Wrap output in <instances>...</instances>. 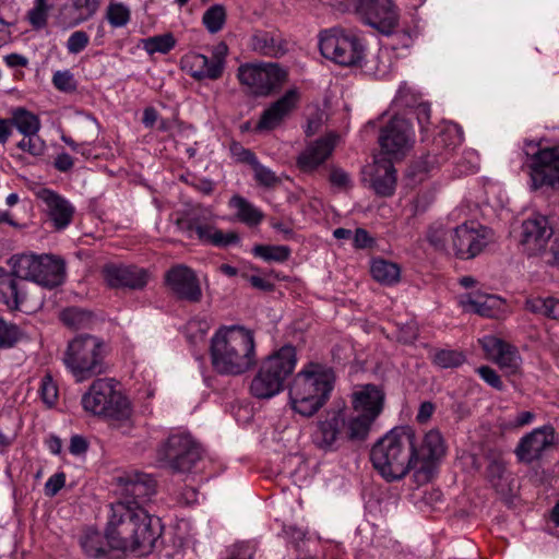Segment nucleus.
I'll return each mask as SVG.
<instances>
[{"instance_id":"nucleus-1","label":"nucleus","mask_w":559,"mask_h":559,"mask_svg":"<svg viewBox=\"0 0 559 559\" xmlns=\"http://www.w3.org/2000/svg\"><path fill=\"white\" fill-rule=\"evenodd\" d=\"M117 481L121 499L110 504L105 530L107 545L116 550L148 555L162 535V526L142 504L156 492V480L134 471L119 476Z\"/></svg>"},{"instance_id":"nucleus-2","label":"nucleus","mask_w":559,"mask_h":559,"mask_svg":"<svg viewBox=\"0 0 559 559\" xmlns=\"http://www.w3.org/2000/svg\"><path fill=\"white\" fill-rule=\"evenodd\" d=\"M211 362L221 376H241L257 365L253 331L231 325L218 329L211 338Z\"/></svg>"},{"instance_id":"nucleus-3","label":"nucleus","mask_w":559,"mask_h":559,"mask_svg":"<svg viewBox=\"0 0 559 559\" xmlns=\"http://www.w3.org/2000/svg\"><path fill=\"white\" fill-rule=\"evenodd\" d=\"M414 429L395 427L371 449L370 460L376 471L388 481L400 480L415 468Z\"/></svg>"},{"instance_id":"nucleus-4","label":"nucleus","mask_w":559,"mask_h":559,"mask_svg":"<svg viewBox=\"0 0 559 559\" xmlns=\"http://www.w3.org/2000/svg\"><path fill=\"white\" fill-rule=\"evenodd\" d=\"M333 389V374L324 366L309 362L288 386L292 408L305 417L313 416L324 406Z\"/></svg>"},{"instance_id":"nucleus-5","label":"nucleus","mask_w":559,"mask_h":559,"mask_svg":"<svg viewBox=\"0 0 559 559\" xmlns=\"http://www.w3.org/2000/svg\"><path fill=\"white\" fill-rule=\"evenodd\" d=\"M107 345L92 334H79L68 342L62 362L75 382H84L107 371Z\"/></svg>"},{"instance_id":"nucleus-6","label":"nucleus","mask_w":559,"mask_h":559,"mask_svg":"<svg viewBox=\"0 0 559 559\" xmlns=\"http://www.w3.org/2000/svg\"><path fill=\"white\" fill-rule=\"evenodd\" d=\"M117 385L112 378L94 380L82 396V406L85 412L104 417L114 426L130 427L131 405Z\"/></svg>"},{"instance_id":"nucleus-7","label":"nucleus","mask_w":559,"mask_h":559,"mask_svg":"<svg viewBox=\"0 0 559 559\" xmlns=\"http://www.w3.org/2000/svg\"><path fill=\"white\" fill-rule=\"evenodd\" d=\"M297 364L296 348L284 345L265 357L250 383V393L257 399H271L283 390V385Z\"/></svg>"},{"instance_id":"nucleus-8","label":"nucleus","mask_w":559,"mask_h":559,"mask_svg":"<svg viewBox=\"0 0 559 559\" xmlns=\"http://www.w3.org/2000/svg\"><path fill=\"white\" fill-rule=\"evenodd\" d=\"M9 263L17 278L32 281L46 288H55L64 281V262L52 254H15Z\"/></svg>"},{"instance_id":"nucleus-9","label":"nucleus","mask_w":559,"mask_h":559,"mask_svg":"<svg viewBox=\"0 0 559 559\" xmlns=\"http://www.w3.org/2000/svg\"><path fill=\"white\" fill-rule=\"evenodd\" d=\"M523 152L532 190L559 185V145L542 147L539 143L525 141Z\"/></svg>"},{"instance_id":"nucleus-10","label":"nucleus","mask_w":559,"mask_h":559,"mask_svg":"<svg viewBox=\"0 0 559 559\" xmlns=\"http://www.w3.org/2000/svg\"><path fill=\"white\" fill-rule=\"evenodd\" d=\"M157 460L173 472L187 473L201 460V448L191 435L173 433L157 449Z\"/></svg>"},{"instance_id":"nucleus-11","label":"nucleus","mask_w":559,"mask_h":559,"mask_svg":"<svg viewBox=\"0 0 559 559\" xmlns=\"http://www.w3.org/2000/svg\"><path fill=\"white\" fill-rule=\"evenodd\" d=\"M319 48L324 58L345 67L358 64L365 53L358 37L338 28L321 32Z\"/></svg>"},{"instance_id":"nucleus-12","label":"nucleus","mask_w":559,"mask_h":559,"mask_svg":"<svg viewBox=\"0 0 559 559\" xmlns=\"http://www.w3.org/2000/svg\"><path fill=\"white\" fill-rule=\"evenodd\" d=\"M237 78L254 96H269L283 85L287 72L277 63H246L238 68Z\"/></svg>"},{"instance_id":"nucleus-13","label":"nucleus","mask_w":559,"mask_h":559,"mask_svg":"<svg viewBox=\"0 0 559 559\" xmlns=\"http://www.w3.org/2000/svg\"><path fill=\"white\" fill-rule=\"evenodd\" d=\"M454 254L463 260L478 255L489 241V230L476 222H465L451 236Z\"/></svg>"},{"instance_id":"nucleus-14","label":"nucleus","mask_w":559,"mask_h":559,"mask_svg":"<svg viewBox=\"0 0 559 559\" xmlns=\"http://www.w3.org/2000/svg\"><path fill=\"white\" fill-rule=\"evenodd\" d=\"M358 13L365 24L390 35L399 25L400 14L392 0H361Z\"/></svg>"},{"instance_id":"nucleus-15","label":"nucleus","mask_w":559,"mask_h":559,"mask_svg":"<svg viewBox=\"0 0 559 559\" xmlns=\"http://www.w3.org/2000/svg\"><path fill=\"white\" fill-rule=\"evenodd\" d=\"M338 135L328 133L309 142L296 157L297 168L307 175H312L333 155Z\"/></svg>"},{"instance_id":"nucleus-16","label":"nucleus","mask_w":559,"mask_h":559,"mask_svg":"<svg viewBox=\"0 0 559 559\" xmlns=\"http://www.w3.org/2000/svg\"><path fill=\"white\" fill-rule=\"evenodd\" d=\"M414 132L408 120L393 117L382 129L379 136L381 150L386 155L399 156L412 146Z\"/></svg>"},{"instance_id":"nucleus-17","label":"nucleus","mask_w":559,"mask_h":559,"mask_svg":"<svg viewBox=\"0 0 559 559\" xmlns=\"http://www.w3.org/2000/svg\"><path fill=\"white\" fill-rule=\"evenodd\" d=\"M552 234V227L546 216L528 217L521 225L520 243L523 251L530 257L544 253Z\"/></svg>"},{"instance_id":"nucleus-18","label":"nucleus","mask_w":559,"mask_h":559,"mask_svg":"<svg viewBox=\"0 0 559 559\" xmlns=\"http://www.w3.org/2000/svg\"><path fill=\"white\" fill-rule=\"evenodd\" d=\"M165 283L178 299L198 302L202 298V290L197 274L185 264H177L170 267L165 274Z\"/></svg>"},{"instance_id":"nucleus-19","label":"nucleus","mask_w":559,"mask_h":559,"mask_svg":"<svg viewBox=\"0 0 559 559\" xmlns=\"http://www.w3.org/2000/svg\"><path fill=\"white\" fill-rule=\"evenodd\" d=\"M212 58L198 52L187 53L182 58L183 68L195 80H218L223 75L225 61L224 55L227 51L225 45H221Z\"/></svg>"},{"instance_id":"nucleus-20","label":"nucleus","mask_w":559,"mask_h":559,"mask_svg":"<svg viewBox=\"0 0 559 559\" xmlns=\"http://www.w3.org/2000/svg\"><path fill=\"white\" fill-rule=\"evenodd\" d=\"M463 131L454 123L445 126L433 140L432 152L425 157L427 169L438 167L447 162L452 153L463 143Z\"/></svg>"},{"instance_id":"nucleus-21","label":"nucleus","mask_w":559,"mask_h":559,"mask_svg":"<svg viewBox=\"0 0 559 559\" xmlns=\"http://www.w3.org/2000/svg\"><path fill=\"white\" fill-rule=\"evenodd\" d=\"M102 274L111 288L142 289L148 281L147 272L133 265L109 263L103 267Z\"/></svg>"},{"instance_id":"nucleus-22","label":"nucleus","mask_w":559,"mask_h":559,"mask_svg":"<svg viewBox=\"0 0 559 559\" xmlns=\"http://www.w3.org/2000/svg\"><path fill=\"white\" fill-rule=\"evenodd\" d=\"M300 94L297 88L288 90L281 98L271 104L257 123V130L271 131L280 127L297 108Z\"/></svg>"},{"instance_id":"nucleus-23","label":"nucleus","mask_w":559,"mask_h":559,"mask_svg":"<svg viewBox=\"0 0 559 559\" xmlns=\"http://www.w3.org/2000/svg\"><path fill=\"white\" fill-rule=\"evenodd\" d=\"M248 47L254 53L280 59L289 50V41L277 29H254L249 37Z\"/></svg>"},{"instance_id":"nucleus-24","label":"nucleus","mask_w":559,"mask_h":559,"mask_svg":"<svg viewBox=\"0 0 559 559\" xmlns=\"http://www.w3.org/2000/svg\"><path fill=\"white\" fill-rule=\"evenodd\" d=\"M555 429L551 426L536 428L521 438L515 454L519 461L532 463L540 459L545 450L554 444Z\"/></svg>"},{"instance_id":"nucleus-25","label":"nucleus","mask_w":559,"mask_h":559,"mask_svg":"<svg viewBox=\"0 0 559 559\" xmlns=\"http://www.w3.org/2000/svg\"><path fill=\"white\" fill-rule=\"evenodd\" d=\"M479 343L486 354L499 365L506 374L513 376L520 371L521 358L513 346L492 335L484 336Z\"/></svg>"},{"instance_id":"nucleus-26","label":"nucleus","mask_w":559,"mask_h":559,"mask_svg":"<svg viewBox=\"0 0 559 559\" xmlns=\"http://www.w3.org/2000/svg\"><path fill=\"white\" fill-rule=\"evenodd\" d=\"M38 197L45 203L47 217L56 230H62L70 225L74 207L68 200L49 189H43Z\"/></svg>"},{"instance_id":"nucleus-27","label":"nucleus","mask_w":559,"mask_h":559,"mask_svg":"<svg viewBox=\"0 0 559 559\" xmlns=\"http://www.w3.org/2000/svg\"><path fill=\"white\" fill-rule=\"evenodd\" d=\"M445 453L444 440L441 432L431 429L418 438L414 431V462L417 464H428L439 460Z\"/></svg>"},{"instance_id":"nucleus-28","label":"nucleus","mask_w":559,"mask_h":559,"mask_svg":"<svg viewBox=\"0 0 559 559\" xmlns=\"http://www.w3.org/2000/svg\"><path fill=\"white\" fill-rule=\"evenodd\" d=\"M346 425V414L343 409H331L328 411L323 420H320L317 425L314 432V442L322 449H330L338 436L342 429Z\"/></svg>"},{"instance_id":"nucleus-29","label":"nucleus","mask_w":559,"mask_h":559,"mask_svg":"<svg viewBox=\"0 0 559 559\" xmlns=\"http://www.w3.org/2000/svg\"><path fill=\"white\" fill-rule=\"evenodd\" d=\"M194 239L216 247H227L239 241V237L235 231L224 234L216 229L209 212L198 215V224H195L194 228Z\"/></svg>"},{"instance_id":"nucleus-30","label":"nucleus","mask_w":559,"mask_h":559,"mask_svg":"<svg viewBox=\"0 0 559 559\" xmlns=\"http://www.w3.org/2000/svg\"><path fill=\"white\" fill-rule=\"evenodd\" d=\"M384 403V393L373 384H367L352 395L354 413L378 417Z\"/></svg>"},{"instance_id":"nucleus-31","label":"nucleus","mask_w":559,"mask_h":559,"mask_svg":"<svg viewBox=\"0 0 559 559\" xmlns=\"http://www.w3.org/2000/svg\"><path fill=\"white\" fill-rule=\"evenodd\" d=\"M460 304L466 311L495 318L500 312L502 300L495 295L474 293L462 297Z\"/></svg>"},{"instance_id":"nucleus-32","label":"nucleus","mask_w":559,"mask_h":559,"mask_svg":"<svg viewBox=\"0 0 559 559\" xmlns=\"http://www.w3.org/2000/svg\"><path fill=\"white\" fill-rule=\"evenodd\" d=\"M372 188L381 197H391L396 187V170L393 163L386 158L376 162L371 179Z\"/></svg>"},{"instance_id":"nucleus-33","label":"nucleus","mask_w":559,"mask_h":559,"mask_svg":"<svg viewBox=\"0 0 559 559\" xmlns=\"http://www.w3.org/2000/svg\"><path fill=\"white\" fill-rule=\"evenodd\" d=\"M13 269L8 273L4 267L0 273V300H2L9 308L19 309L20 306L26 300V294L23 287L14 278Z\"/></svg>"},{"instance_id":"nucleus-34","label":"nucleus","mask_w":559,"mask_h":559,"mask_svg":"<svg viewBox=\"0 0 559 559\" xmlns=\"http://www.w3.org/2000/svg\"><path fill=\"white\" fill-rule=\"evenodd\" d=\"M486 478L496 491L504 493L509 490V475L507 473L506 463L500 455L488 457L486 467Z\"/></svg>"},{"instance_id":"nucleus-35","label":"nucleus","mask_w":559,"mask_h":559,"mask_svg":"<svg viewBox=\"0 0 559 559\" xmlns=\"http://www.w3.org/2000/svg\"><path fill=\"white\" fill-rule=\"evenodd\" d=\"M370 272L377 282L388 286L396 284L401 276L400 266L383 259L373 260Z\"/></svg>"},{"instance_id":"nucleus-36","label":"nucleus","mask_w":559,"mask_h":559,"mask_svg":"<svg viewBox=\"0 0 559 559\" xmlns=\"http://www.w3.org/2000/svg\"><path fill=\"white\" fill-rule=\"evenodd\" d=\"M11 120L13 127L23 135L38 133L40 129L39 118L35 114L21 107L12 111Z\"/></svg>"},{"instance_id":"nucleus-37","label":"nucleus","mask_w":559,"mask_h":559,"mask_svg":"<svg viewBox=\"0 0 559 559\" xmlns=\"http://www.w3.org/2000/svg\"><path fill=\"white\" fill-rule=\"evenodd\" d=\"M376 419V417H370L353 412L350 417H346L348 439L365 440L369 433L371 425Z\"/></svg>"},{"instance_id":"nucleus-38","label":"nucleus","mask_w":559,"mask_h":559,"mask_svg":"<svg viewBox=\"0 0 559 559\" xmlns=\"http://www.w3.org/2000/svg\"><path fill=\"white\" fill-rule=\"evenodd\" d=\"M231 205L237 210L238 218L249 226H255L263 219V213L240 195L233 197Z\"/></svg>"},{"instance_id":"nucleus-39","label":"nucleus","mask_w":559,"mask_h":559,"mask_svg":"<svg viewBox=\"0 0 559 559\" xmlns=\"http://www.w3.org/2000/svg\"><path fill=\"white\" fill-rule=\"evenodd\" d=\"M525 308L533 313L542 314L548 319H559V299L552 297L527 299Z\"/></svg>"},{"instance_id":"nucleus-40","label":"nucleus","mask_w":559,"mask_h":559,"mask_svg":"<svg viewBox=\"0 0 559 559\" xmlns=\"http://www.w3.org/2000/svg\"><path fill=\"white\" fill-rule=\"evenodd\" d=\"M84 552L94 559L104 557L107 552L104 536L96 531H87L81 539Z\"/></svg>"},{"instance_id":"nucleus-41","label":"nucleus","mask_w":559,"mask_h":559,"mask_svg":"<svg viewBox=\"0 0 559 559\" xmlns=\"http://www.w3.org/2000/svg\"><path fill=\"white\" fill-rule=\"evenodd\" d=\"M465 360V354L457 349H438L432 355V362L442 369L457 368Z\"/></svg>"},{"instance_id":"nucleus-42","label":"nucleus","mask_w":559,"mask_h":559,"mask_svg":"<svg viewBox=\"0 0 559 559\" xmlns=\"http://www.w3.org/2000/svg\"><path fill=\"white\" fill-rule=\"evenodd\" d=\"M252 253L267 262H284L289 258L290 249L287 246L257 245Z\"/></svg>"},{"instance_id":"nucleus-43","label":"nucleus","mask_w":559,"mask_h":559,"mask_svg":"<svg viewBox=\"0 0 559 559\" xmlns=\"http://www.w3.org/2000/svg\"><path fill=\"white\" fill-rule=\"evenodd\" d=\"M106 19L112 27H123L131 20V10L122 2L110 1L106 9Z\"/></svg>"},{"instance_id":"nucleus-44","label":"nucleus","mask_w":559,"mask_h":559,"mask_svg":"<svg viewBox=\"0 0 559 559\" xmlns=\"http://www.w3.org/2000/svg\"><path fill=\"white\" fill-rule=\"evenodd\" d=\"M226 10L224 5L214 4L204 12L202 22L211 34H216L224 27L226 23Z\"/></svg>"},{"instance_id":"nucleus-45","label":"nucleus","mask_w":559,"mask_h":559,"mask_svg":"<svg viewBox=\"0 0 559 559\" xmlns=\"http://www.w3.org/2000/svg\"><path fill=\"white\" fill-rule=\"evenodd\" d=\"M175 45L176 39L170 33L148 37L143 40V47L150 55L156 52L167 53L175 47Z\"/></svg>"},{"instance_id":"nucleus-46","label":"nucleus","mask_w":559,"mask_h":559,"mask_svg":"<svg viewBox=\"0 0 559 559\" xmlns=\"http://www.w3.org/2000/svg\"><path fill=\"white\" fill-rule=\"evenodd\" d=\"M91 313L83 309L71 307L67 308L61 312L62 322L72 329H82L88 325L91 322Z\"/></svg>"},{"instance_id":"nucleus-47","label":"nucleus","mask_w":559,"mask_h":559,"mask_svg":"<svg viewBox=\"0 0 559 559\" xmlns=\"http://www.w3.org/2000/svg\"><path fill=\"white\" fill-rule=\"evenodd\" d=\"M22 337V332L17 325L9 323L0 318V348H10L14 346Z\"/></svg>"},{"instance_id":"nucleus-48","label":"nucleus","mask_w":559,"mask_h":559,"mask_svg":"<svg viewBox=\"0 0 559 559\" xmlns=\"http://www.w3.org/2000/svg\"><path fill=\"white\" fill-rule=\"evenodd\" d=\"M17 147L34 157L43 156L47 148L45 141L40 139L38 133L23 135V139L17 143Z\"/></svg>"},{"instance_id":"nucleus-49","label":"nucleus","mask_w":559,"mask_h":559,"mask_svg":"<svg viewBox=\"0 0 559 559\" xmlns=\"http://www.w3.org/2000/svg\"><path fill=\"white\" fill-rule=\"evenodd\" d=\"M39 394L48 407H52L58 401V386L49 372L41 378Z\"/></svg>"},{"instance_id":"nucleus-50","label":"nucleus","mask_w":559,"mask_h":559,"mask_svg":"<svg viewBox=\"0 0 559 559\" xmlns=\"http://www.w3.org/2000/svg\"><path fill=\"white\" fill-rule=\"evenodd\" d=\"M428 242L439 251H445L448 247V230L442 224H432L426 236Z\"/></svg>"},{"instance_id":"nucleus-51","label":"nucleus","mask_w":559,"mask_h":559,"mask_svg":"<svg viewBox=\"0 0 559 559\" xmlns=\"http://www.w3.org/2000/svg\"><path fill=\"white\" fill-rule=\"evenodd\" d=\"M255 181L263 187L273 188L281 183V179L270 168L263 166L259 160L252 165Z\"/></svg>"},{"instance_id":"nucleus-52","label":"nucleus","mask_w":559,"mask_h":559,"mask_svg":"<svg viewBox=\"0 0 559 559\" xmlns=\"http://www.w3.org/2000/svg\"><path fill=\"white\" fill-rule=\"evenodd\" d=\"M328 180L332 187L338 190H348L353 186L348 173L336 165L330 166Z\"/></svg>"},{"instance_id":"nucleus-53","label":"nucleus","mask_w":559,"mask_h":559,"mask_svg":"<svg viewBox=\"0 0 559 559\" xmlns=\"http://www.w3.org/2000/svg\"><path fill=\"white\" fill-rule=\"evenodd\" d=\"M49 7L46 0H35L34 8L28 11V21L35 28H41L47 24Z\"/></svg>"},{"instance_id":"nucleus-54","label":"nucleus","mask_w":559,"mask_h":559,"mask_svg":"<svg viewBox=\"0 0 559 559\" xmlns=\"http://www.w3.org/2000/svg\"><path fill=\"white\" fill-rule=\"evenodd\" d=\"M90 43V37L84 31H75L67 41V49L70 53H79L84 50Z\"/></svg>"},{"instance_id":"nucleus-55","label":"nucleus","mask_w":559,"mask_h":559,"mask_svg":"<svg viewBox=\"0 0 559 559\" xmlns=\"http://www.w3.org/2000/svg\"><path fill=\"white\" fill-rule=\"evenodd\" d=\"M52 83L62 92H72L76 88L73 75L69 71H57L52 76Z\"/></svg>"},{"instance_id":"nucleus-56","label":"nucleus","mask_w":559,"mask_h":559,"mask_svg":"<svg viewBox=\"0 0 559 559\" xmlns=\"http://www.w3.org/2000/svg\"><path fill=\"white\" fill-rule=\"evenodd\" d=\"M230 152L233 156L236 158V160L239 163H246L252 166L258 162V158L252 151L245 148L241 144L237 142H234L230 145Z\"/></svg>"},{"instance_id":"nucleus-57","label":"nucleus","mask_w":559,"mask_h":559,"mask_svg":"<svg viewBox=\"0 0 559 559\" xmlns=\"http://www.w3.org/2000/svg\"><path fill=\"white\" fill-rule=\"evenodd\" d=\"M477 373L479 377L490 386L501 391L503 389V383L499 377V374L489 366H481L477 368Z\"/></svg>"},{"instance_id":"nucleus-58","label":"nucleus","mask_w":559,"mask_h":559,"mask_svg":"<svg viewBox=\"0 0 559 559\" xmlns=\"http://www.w3.org/2000/svg\"><path fill=\"white\" fill-rule=\"evenodd\" d=\"M198 215L199 214L197 213H191L190 215L176 221L178 229L185 233L189 239H194V228L195 224H198Z\"/></svg>"},{"instance_id":"nucleus-59","label":"nucleus","mask_w":559,"mask_h":559,"mask_svg":"<svg viewBox=\"0 0 559 559\" xmlns=\"http://www.w3.org/2000/svg\"><path fill=\"white\" fill-rule=\"evenodd\" d=\"M66 484V475L63 473L53 474L45 484V495L48 497L56 496Z\"/></svg>"},{"instance_id":"nucleus-60","label":"nucleus","mask_w":559,"mask_h":559,"mask_svg":"<svg viewBox=\"0 0 559 559\" xmlns=\"http://www.w3.org/2000/svg\"><path fill=\"white\" fill-rule=\"evenodd\" d=\"M436 411V405L430 401H425L419 405L416 420L419 424H426L430 420Z\"/></svg>"},{"instance_id":"nucleus-61","label":"nucleus","mask_w":559,"mask_h":559,"mask_svg":"<svg viewBox=\"0 0 559 559\" xmlns=\"http://www.w3.org/2000/svg\"><path fill=\"white\" fill-rule=\"evenodd\" d=\"M88 449V443L82 436L75 435L70 439L69 451L73 455L84 454Z\"/></svg>"},{"instance_id":"nucleus-62","label":"nucleus","mask_w":559,"mask_h":559,"mask_svg":"<svg viewBox=\"0 0 559 559\" xmlns=\"http://www.w3.org/2000/svg\"><path fill=\"white\" fill-rule=\"evenodd\" d=\"M222 559H253V550L249 545H238Z\"/></svg>"},{"instance_id":"nucleus-63","label":"nucleus","mask_w":559,"mask_h":559,"mask_svg":"<svg viewBox=\"0 0 559 559\" xmlns=\"http://www.w3.org/2000/svg\"><path fill=\"white\" fill-rule=\"evenodd\" d=\"M74 165L73 158L68 153H61L59 154L53 163V166L59 171H68L70 170Z\"/></svg>"},{"instance_id":"nucleus-64","label":"nucleus","mask_w":559,"mask_h":559,"mask_svg":"<svg viewBox=\"0 0 559 559\" xmlns=\"http://www.w3.org/2000/svg\"><path fill=\"white\" fill-rule=\"evenodd\" d=\"M371 243H372V238L369 236L367 230H365L362 228L356 229L355 235H354L355 247L368 248L371 246Z\"/></svg>"}]
</instances>
